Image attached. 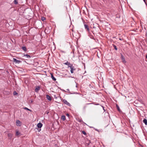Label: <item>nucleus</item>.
Returning <instances> with one entry per match:
<instances>
[{"label": "nucleus", "mask_w": 147, "mask_h": 147, "mask_svg": "<svg viewBox=\"0 0 147 147\" xmlns=\"http://www.w3.org/2000/svg\"><path fill=\"white\" fill-rule=\"evenodd\" d=\"M16 125L18 126H20L21 125V122L19 120H17L16 122Z\"/></svg>", "instance_id": "f257e3e1"}, {"label": "nucleus", "mask_w": 147, "mask_h": 147, "mask_svg": "<svg viewBox=\"0 0 147 147\" xmlns=\"http://www.w3.org/2000/svg\"><path fill=\"white\" fill-rule=\"evenodd\" d=\"M62 102L65 104L66 105L70 106V104L65 99H63L62 100Z\"/></svg>", "instance_id": "f03ea898"}, {"label": "nucleus", "mask_w": 147, "mask_h": 147, "mask_svg": "<svg viewBox=\"0 0 147 147\" xmlns=\"http://www.w3.org/2000/svg\"><path fill=\"white\" fill-rule=\"evenodd\" d=\"M70 67V71L71 73L72 74L74 73V70H75V68H74V67L72 66H71Z\"/></svg>", "instance_id": "7ed1b4c3"}, {"label": "nucleus", "mask_w": 147, "mask_h": 147, "mask_svg": "<svg viewBox=\"0 0 147 147\" xmlns=\"http://www.w3.org/2000/svg\"><path fill=\"white\" fill-rule=\"evenodd\" d=\"M84 26L85 29L86 30V31L89 32V29L88 26L86 24H84Z\"/></svg>", "instance_id": "20e7f679"}, {"label": "nucleus", "mask_w": 147, "mask_h": 147, "mask_svg": "<svg viewBox=\"0 0 147 147\" xmlns=\"http://www.w3.org/2000/svg\"><path fill=\"white\" fill-rule=\"evenodd\" d=\"M40 90V87L39 86H37L36 87L35 89V92H38L39 90Z\"/></svg>", "instance_id": "39448f33"}, {"label": "nucleus", "mask_w": 147, "mask_h": 147, "mask_svg": "<svg viewBox=\"0 0 147 147\" xmlns=\"http://www.w3.org/2000/svg\"><path fill=\"white\" fill-rule=\"evenodd\" d=\"M64 64L66 65H68V67H70L72 65V64L70 63L69 62H68L67 61L66 62L64 63Z\"/></svg>", "instance_id": "423d86ee"}, {"label": "nucleus", "mask_w": 147, "mask_h": 147, "mask_svg": "<svg viewBox=\"0 0 147 147\" xmlns=\"http://www.w3.org/2000/svg\"><path fill=\"white\" fill-rule=\"evenodd\" d=\"M37 126L39 128H41L42 126V124L40 122L37 124Z\"/></svg>", "instance_id": "0eeeda50"}, {"label": "nucleus", "mask_w": 147, "mask_h": 147, "mask_svg": "<svg viewBox=\"0 0 147 147\" xmlns=\"http://www.w3.org/2000/svg\"><path fill=\"white\" fill-rule=\"evenodd\" d=\"M13 61L14 62H16V63H19L21 61H20L18 60L15 58H13Z\"/></svg>", "instance_id": "6e6552de"}, {"label": "nucleus", "mask_w": 147, "mask_h": 147, "mask_svg": "<svg viewBox=\"0 0 147 147\" xmlns=\"http://www.w3.org/2000/svg\"><path fill=\"white\" fill-rule=\"evenodd\" d=\"M46 98L49 100L50 101L51 100V98L48 95H46Z\"/></svg>", "instance_id": "1a4fd4ad"}, {"label": "nucleus", "mask_w": 147, "mask_h": 147, "mask_svg": "<svg viewBox=\"0 0 147 147\" xmlns=\"http://www.w3.org/2000/svg\"><path fill=\"white\" fill-rule=\"evenodd\" d=\"M51 78L54 81H55L56 80V79L54 77L53 75L52 74H51Z\"/></svg>", "instance_id": "9d476101"}, {"label": "nucleus", "mask_w": 147, "mask_h": 147, "mask_svg": "<svg viewBox=\"0 0 147 147\" xmlns=\"http://www.w3.org/2000/svg\"><path fill=\"white\" fill-rule=\"evenodd\" d=\"M24 57H26V58H30V56L26 54L24 55Z\"/></svg>", "instance_id": "9b49d317"}, {"label": "nucleus", "mask_w": 147, "mask_h": 147, "mask_svg": "<svg viewBox=\"0 0 147 147\" xmlns=\"http://www.w3.org/2000/svg\"><path fill=\"white\" fill-rule=\"evenodd\" d=\"M143 123H144L146 125H147V120L146 119H144L143 121Z\"/></svg>", "instance_id": "f8f14e48"}, {"label": "nucleus", "mask_w": 147, "mask_h": 147, "mask_svg": "<svg viewBox=\"0 0 147 147\" xmlns=\"http://www.w3.org/2000/svg\"><path fill=\"white\" fill-rule=\"evenodd\" d=\"M121 58L123 61H125V58L123 55H121Z\"/></svg>", "instance_id": "ddd939ff"}, {"label": "nucleus", "mask_w": 147, "mask_h": 147, "mask_svg": "<svg viewBox=\"0 0 147 147\" xmlns=\"http://www.w3.org/2000/svg\"><path fill=\"white\" fill-rule=\"evenodd\" d=\"M61 119L63 121L65 120V116H64V115H62L61 116Z\"/></svg>", "instance_id": "4468645a"}, {"label": "nucleus", "mask_w": 147, "mask_h": 147, "mask_svg": "<svg viewBox=\"0 0 147 147\" xmlns=\"http://www.w3.org/2000/svg\"><path fill=\"white\" fill-rule=\"evenodd\" d=\"M22 49L25 51H27L26 48L25 47H22Z\"/></svg>", "instance_id": "2eb2a0df"}, {"label": "nucleus", "mask_w": 147, "mask_h": 147, "mask_svg": "<svg viewBox=\"0 0 147 147\" xmlns=\"http://www.w3.org/2000/svg\"><path fill=\"white\" fill-rule=\"evenodd\" d=\"M20 134V133L18 131H17L16 132V136H18Z\"/></svg>", "instance_id": "dca6fc26"}, {"label": "nucleus", "mask_w": 147, "mask_h": 147, "mask_svg": "<svg viewBox=\"0 0 147 147\" xmlns=\"http://www.w3.org/2000/svg\"><path fill=\"white\" fill-rule=\"evenodd\" d=\"M87 107L86 105H85L84 106L83 108V109L84 111H85L86 110V108Z\"/></svg>", "instance_id": "f3484780"}, {"label": "nucleus", "mask_w": 147, "mask_h": 147, "mask_svg": "<svg viewBox=\"0 0 147 147\" xmlns=\"http://www.w3.org/2000/svg\"><path fill=\"white\" fill-rule=\"evenodd\" d=\"M24 109L25 110H26L29 111H30V112H32V111L31 110L28 109V108H27L26 107L24 108Z\"/></svg>", "instance_id": "a211bd4d"}, {"label": "nucleus", "mask_w": 147, "mask_h": 147, "mask_svg": "<svg viewBox=\"0 0 147 147\" xmlns=\"http://www.w3.org/2000/svg\"><path fill=\"white\" fill-rule=\"evenodd\" d=\"M8 136L9 137L11 138L12 136V134L11 133H9L8 134Z\"/></svg>", "instance_id": "6ab92c4d"}, {"label": "nucleus", "mask_w": 147, "mask_h": 147, "mask_svg": "<svg viewBox=\"0 0 147 147\" xmlns=\"http://www.w3.org/2000/svg\"><path fill=\"white\" fill-rule=\"evenodd\" d=\"M113 46L114 48V49L116 50H117V47L115 45H113Z\"/></svg>", "instance_id": "aec40b11"}, {"label": "nucleus", "mask_w": 147, "mask_h": 147, "mask_svg": "<svg viewBox=\"0 0 147 147\" xmlns=\"http://www.w3.org/2000/svg\"><path fill=\"white\" fill-rule=\"evenodd\" d=\"M13 2L15 4H17L18 3V2L16 0H14Z\"/></svg>", "instance_id": "412c9836"}, {"label": "nucleus", "mask_w": 147, "mask_h": 147, "mask_svg": "<svg viewBox=\"0 0 147 147\" xmlns=\"http://www.w3.org/2000/svg\"><path fill=\"white\" fill-rule=\"evenodd\" d=\"M41 20L42 21H43L45 20V18L44 17H42L41 18Z\"/></svg>", "instance_id": "4be33fe9"}, {"label": "nucleus", "mask_w": 147, "mask_h": 147, "mask_svg": "<svg viewBox=\"0 0 147 147\" xmlns=\"http://www.w3.org/2000/svg\"><path fill=\"white\" fill-rule=\"evenodd\" d=\"M82 133L83 134H84L85 135H86V132L84 131H82Z\"/></svg>", "instance_id": "5701e85b"}, {"label": "nucleus", "mask_w": 147, "mask_h": 147, "mask_svg": "<svg viewBox=\"0 0 147 147\" xmlns=\"http://www.w3.org/2000/svg\"><path fill=\"white\" fill-rule=\"evenodd\" d=\"M13 94L14 95H16L17 94V93L16 92V91H14L13 92Z\"/></svg>", "instance_id": "b1692460"}, {"label": "nucleus", "mask_w": 147, "mask_h": 147, "mask_svg": "<svg viewBox=\"0 0 147 147\" xmlns=\"http://www.w3.org/2000/svg\"><path fill=\"white\" fill-rule=\"evenodd\" d=\"M116 106H117V110H118V111H119L120 109H119V107L118 106V105H116Z\"/></svg>", "instance_id": "393cba45"}, {"label": "nucleus", "mask_w": 147, "mask_h": 147, "mask_svg": "<svg viewBox=\"0 0 147 147\" xmlns=\"http://www.w3.org/2000/svg\"><path fill=\"white\" fill-rule=\"evenodd\" d=\"M91 104L92 103H88L86 104V105H90V104Z\"/></svg>", "instance_id": "a878e982"}, {"label": "nucleus", "mask_w": 147, "mask_h": 147, "mask_svg": "<svg viewBox=\"0 0 147 147\" xmlns=\"http://www.w3.org/2000/svg\"><path fill=\"white\" fill-rule=\"evenodd\" d=\"M66 115L67 116H69V114H68V113H67V114H66Z\"/></svg>", "instance_id": "bb28decb"}, {"label": "nucleus", "mask_w": 147, "mask_h": 147, "mask_svg": "<svg viewBox=\"0 0 147 147\" xmlns=\"http://www.w3.org/2000/svg\"><path fill=\"white\" fill-rule=\"evenodd\" d=\"M145 2V0H143Z\"/></svg>", "instance_id": "cd10ccee"}, {"label": "nucleus", "mask_w": 147, "mask_h": 147, "mask_svg": "<svg viewBox=\"0 0 147 147\" xmlns=\"http://www.w3.org/2000/svg\"><path fill=\"white\" fill-rule=\"evenodd\" d=\"M103 107V109H104V111H105V109H104V107Z\"/></svg>", "instance_id": "c85d7f7f"}, {"label": "nucleus", "mask_w": 147, "mask_h": 147, "mask_svg": "<svg viewBox=\"0 0 147 147\" xmlns=\"http://www.w3.org/2000/svg\"><path fill=\"white\" fill-rule=\"evenodd\" d=\"M146 57L147 59V55H146Z\"/></svg>", "instance_id": "c756f323"}, {"label": "nucleus", "mask_w": 147, "mask_h": 147, "mask_svg": "<svg viewBox=\"0 0 147 147\" xmlns=\"http://www.w3.org/2000/svg\"><path fill=\"white\" fill-rule=\"evenodd\" d=\"M67 91H69V89H67Z\"/></svg>", "instance_id": "7c9ffc66"}, {"label": "nucleus", "mask_w": 147, "mask_h": 147, "mask_svg": "<svg viewBox=\"0 0 147 147\" xmlns=\"http://www.w3.org/2000/svg\"><path fill=\"white\" fill-rule=\"evenodd\" d=\"M119 39L120 40H121V38H119Z\"/></svg>", "instance_id": "2f4dec72"}, {"label": "nucleus", "mask_w": 147, "mask_h": 147, "mask_svg": "<svg viewBox=\"0 0 147 147\" xmlns=\"http://www.w3.org/2000/svg\"><path fill=\"white\" fill-rule=\"evenodd\" d=\"M40 130H41V129H40L38 131H40Z\"/></svg>", "instance_id": "473e14b6"}, {"label": "nucleus", "mask_w": 147, "mask_h": 147, "mask_svg": "<svg viewBox=\"0 0 147 147\" xmlns=\"http://www.w3.org/2000/svg\"><path fill=\"white\" fill-rule=\"evenodd\" d=\"M95 105H98L99 104H95Z\"/></svg>", "instance_id": "72a5a7b5"}, {"label": "nucleus", "mask_w": 147, "mask_h": 147, "mask_svg": "<svg viewBox=\"0 0 147 147\" xmlns=\"http://www.w3.org/2000/svg\"><path fill=\"white\" fill-rule=\"evenodd\" d=\"M76 88H77V86L76 85Z\"/></svg>", "instance_id": "f704fd0d"}, {"label": "nucleus", "mask_w": 147, "mask_h": 147, "mask_svg": "<svg viewBox=\"0 0 147 147\" xmlns=\"http://www.w3.org/2000/svg\"><path fill=\"white\" fill-rule=\"evenodd\" d=\"M31 102H32V101H31Z\"/></svg>", "instance_id": "c9c22d12"}]
</instances>
